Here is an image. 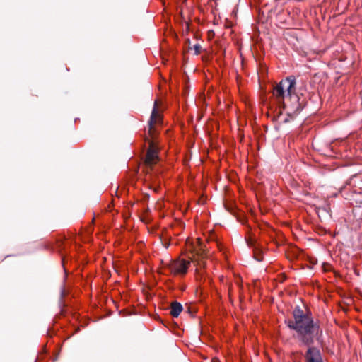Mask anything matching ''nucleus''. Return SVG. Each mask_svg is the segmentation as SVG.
<instances>
[{
    "instance_id": "obj_8",
    "label": "nucleus",
    "mask_w": 362,
    "mask_h": 362,
    "mask_svg": "<svg viewBox=\"0 0 362 362\" xmlns=\"http://www.w3.org/2000/svg\"><path fill=\"white\" fill-rule=\"evenodd\" d=\"M255 258L257 259V261L260 262L262 260V258L261 257H259V256H256Z\"/></svg>"
},
{
    "instance_id": "obj_2",
    "label": "nucleus",
    "mask_w": 362,
    "mask_h": 362,
    "mask_svg": "<svg viewBox=\"0 0 362 362\" xmlns=\"http://www.w3.org/2000/svg\"><path fill=\"white\" fill-rule=\"evenodd\" d=\"M296 81L293 76L282 79L273 88L272 95L279 105V113L282 110L291 118L302 110L300 98L296 93Z\"/></svg>"
},
{
    "instance_id": "obj_5",
    "label": "nucleus",
    "mask_w": 362,
    "mask_h": 362,
    "mask_svg": "<svg viewBox=\"0 0 362 362\" xmlns=\"http://www.w3.org/2000/svg\"><path fill=\"white\" fill-rule=\"evenodd\" d=\"M304 357L305 362H324L320 351L316 347H309Z\"/></svg>"
},
{
    "instance_id": "obj_6",
    "label": "nucleus",
    "mask_w": 362,
    "mask_h": 362,
    "mask_svg": "<svg viewBox=\"0 0 362 362\" xmlns=\"http://www.w3.org/2000/svg\"><path fill=\"white\" fill-rule=\"evenodd\" d=\"M182 310V305L178 302H173L170 305V314L174 317H177Z\"/></svg>"
},
{
    "instance_id": "obj_3",
    "label": "nucleus",
    "mask_w": 362,
    "mask_h": 362,
    "mask_svg": "<svg viewBox=\"0 0 362 362\" xmlns=\"http://www.w3.org/2000/svg\"><path fill=\"white\" fill-rule=\"evenodd\" d=\"M163 116L158 107V102H154L153 108L148 121V134L150 138L147 139L148 141V149L146 153L145 163L148 166H151L156 163L158 160V148L154 141V137L157 133L156 126L161 124Z\"/></svg>"
},
{
    "instance_id": "obj_1",
    "label": "nucleus",
    "mask_w": 362,
    "mask_h": 362,
    "mask_svg": "<svg viewBox=\"0 0 362 362\" xmlns=\"http://www.w3.org/2000/svg\"><path fill=\"white\" fill-rule=\"evenodd\" d=\"M293 317L288 321V326L296 332L299 341L305 345H310L320 340L322 330L313 320L310 313L297 306L293 311Z\"/></svg>"
},
{
    "instance_id": "obj_4",
    "label": "nucleus",
    "mask_w": 362,
    "mask_h": 362,
    "mask_svg": "<svg viewBox=\"0 0 362 362\" xmlns=\"http://www.w3.org/2000/svg\"><path fill=\"white\" fill-rule=\"evenodd\" d=\"M191 262L183 259H177L176 260L171 261L168 264V268L172 274L174 275H185Z\"/></svg>"
},
{
    "instance_id": "obj_7",
    "label": "nucleus",
    "mask_w": 362,
    "mask_h": 362,
    "mask_svg": "<svg viewBox=\"0 0 362 362\" xmlns=\"http://www.w3.org/2000/svg\"><path fill=\"white\" fill-rule=\"evenodd\" d=\"M194 50L195 54L198 55L201 52L202 46L199 44H195L192 48Z\"/></svg>"
}]
</instances>
